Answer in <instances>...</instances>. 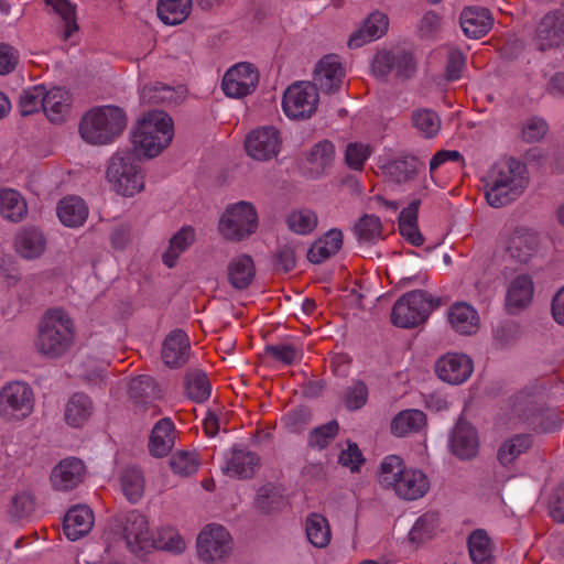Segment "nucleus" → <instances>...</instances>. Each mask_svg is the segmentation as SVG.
<instances>
[{
    "label": "nucleus",
    "instance_id": "1",
    "mask_svg": "<svg viewBox=\"0 0 564 564\" xmlns=\"http://www.w3.org/2000/svg\"><path fill=\"white\" fill-rule=\"evenodd\" d=\"M174 138V121L162 110H150L134 123L130 139L134 154L147 159L159 156Z\"/></svg>",
    "mask_w": 564,
    "mask_h": 564
},
{
    "label": "nucleus",
    "instance_id": "2",
    "mask_svg": "<svg viewBox=\"0 0 564 564\" xmlns=\"http://www.w3.org/2000/svg\"><path fill=\"white\" fill-rule=\"evenodd\" d=\"M378 481L391 489L400 499L414 501L424 497L431 487L430 479L419 468L406 467L403 459L389 455L380 464Z\"/></svg>",
    "mask_w": 564,
    "mask_h": 564
},
{
    "label": "nucleus",
    "instance_id": "3",
    "mask_svg": "<svg viewBox=\"0 0 564 564\" xmlns=\"http://www.w3.org/2000/svg\"><path fill=\"white\" fill-rule=\"evenodd\" d=\"M75 340V324L63 308H50L41 317L34 347L47 358H58L66 354Z\"/></svg>",
    "mask_w": 564,
    "mask_h": 564
},
{
    "label": "nucleus",
    "instance_id": "4",
    "mask_svg": "<svg viewBox=\"0 0 564 564\" xmlns=\"http://www.w3.org/2000/svg\"><path fill=\"white\" fill-rule=\"evenodd\" d=\"M528 185L525 166L517 160L495 164L486 180L485 196L495 208L502 207L517 199Z\"/></svg>",
    "mask_w": 564,
    "mask_h": 564
},
{
    "label": "nucleus",
    "instance_id": "5",
    "mask_svg": "<svg viewBox=\"0 0 564 564\" xmlns=\"http://www.w3.org/2000/svg\"><path fill=\"white\" fill-rule=\"evenodd\" d=\"M127 123L124 111L112 105L89 109L79 123L80 137L90 144L104 145L113 142Z\"/></svg>",
    "mask_w": 564,
    "mask_h": 564
},
{
    "label": "nucleus",
    "instance_id": "6",
    "mask_svg": "<svg viewBox=\"0 0 564 564\" xmlns=\"http://www.w3.org/2000/svg\"><path fill=\"white\" fill-rule=\"evenodd\" d=\"M106 178L111 189L124 197H132L145 187L144 171L135 159V154L129 151L117 152L111 156L106 170Z\"/></svg>",
    "mask_w": 564,
    "mask_h": 564
},
{
    "label": "nucleus",
    "instance_id": "7",
    "mask_svg": "<svg viewBox=\"0 0 564 564\" xmlns=\"http://www.w3.org/2000/svg\"><path fill=\"white\" fill-rule=\"evenodd\" d=\"M219 235L231 242H240L258 228V213L253 204L240 200L228 205L218 220Z\"/></svg>",
    "mask_w": 564,
    "mask_h": 564
},
{
    "label": "nucleus",
    "instance_id": "8",
    "mask_svg": "<svg viewBox=\"0 0 564 564\" xmlns=\"http://www.w3.org/2000/svg\"><path fill=\"white\" fill-rule=\"evenodd\" d=\"M33 389L24 381L7 382L0 389V419L6 423H19L34 411Z\"/></svg>",
    "mask_w": 564,
    "mask_h": 564
},
{
    "label": "nucleus",
    "instance_id": "9",
    "mask_svg": "<svg viewBox=\"0 0 564 564\" xmlns=\"http://www.w3.org/2000/svg\"><path fill=\"white\" fill-rule=\"evenodd\" d=\"M437 301L423 291H412L402 295L393 305L392 323L401 328L415 327L423 323Z\"/></svg>",
    "mask_w": 564,
    "mask_h": 564
},
{
    "label": "nucleus",
    "instance_id": "10",
    "mask_svg": "<svg viewBox=\"0 0 564 564\" xmlns=\"http://www.w3.org/2000/svg\"><path fill=\"white\" fill-rule=\"evenodd\" d=\"M319 93L310 82H297L286 88L282 98L284 115L291 120L310 119L318 109Z\"/></svg>",
    "mask_w": 564,
    "mask_h": 564
},
{
    "label": "nucleus",
    "instance_id": "11",
    "mask_svg": "<svg viewBox=\"0 0 564 564\" xmlns=\"http://www.w3.org/2000/svg\"><path fill=\"white\" fill-rule=\"evenodd\" d=\"M198 558L207 564H223L231 555L232 538L220 524H207L197 535Z\"/></svg>",
    "mask_w": 564,
    "mask_h": 564
},
{
    "label": "nucleus",
    "instance_id": "12",
    "mask_svg": "<svg viewBox=\"0 0 564 564\" xmlns=\"http://www.w3.org/2000/svg\"><path fill=\"white\" fill-rule=\"evenodd\" d=\"M122 539L130 552L141 556L153 549L154 536L145 516L138 511L124 514L119 521Z\"/></svg>",
    "mask_w": 564,
    "mask_h": 564
},
{
    "label": "nucleus",
    "instance_id": "13",
    "mask_svg": "<svg viewBox=\"0 0 564 564\" xmlns=\"http://www.w3.org/2000/svg\"><path fill=\"white\" fill-rule=\"evenodd\" d=\"M282 145L280 131L273 126L251 130L245 139V150L254 161L267 162L276 158Z\"/></svg>",
    "mask_w": 564,
    "mask_h": 564
},
{
    "label": "nucleus",
    "instance_id": "14",
    "mask_svg": "<svg viewBox=\"0 0 564 564\" xmlns=\"http://www.w3.org/2000/svg\"><path fill=\"white\" fill-rule=\"evenodd\" d=\"M259 83V72L250 63H237L224 75L221 88L230 98H242L251 94Z\"/></svg>",
    "mask_w": 564,
    "mask_h": 564
},
{
    "label": "nucleus",
    "instance_id": "15",
    "mask_svg": "<svg viewBox=\"0 0 564 564\" xmlns=\"http://www.w3.org/2000/svg\"><path fill=\"white\" fill-rule=\"evenodd\" d=\"M474 372V362L465 354L448 352L435 364V373L442 381L449 384H462Z\"/></svg>",
    "mask_w": 564,
    "mask_h": 564
},
{
    "label": "nucleus",
    "instance_id": "16",
    "mask_svg": "<svg viewBox=\"0 0 564 564\" xmlns=\"http://www.w3.org/2000/svg\"><path fill=\"white\" fill-rule=\"evenodd\" d=\"M12 247L20 258L35 260L45 253L47 238L40 227L33 225L23 226L14 232Z\"/></svg>",
    "mask_w": 564,
    "mask_h": 564
},
{
    "label": "nucleus",
    "instance_id": "17",
    "mask_svg": "<svg viewBox=\"0 0 564 564\" xmlns=\"http://www.w3.org/2000/svg\"><path fill=\"white\" fill-rule=\"evenodd\" d=\"M539 243L535 231L525 227H517L506 234L501 239L502 248L511 258L519 262H527L533 256Z\"/></svg>",
    "mask_w": 564,
    "mask_h": 564
},
{
    "label": "nucleus",
    "instance_id": "18",
    "mask_svg": "<svg viewBox=\"0 0 564 564\" xmlns=\"http://www.w3.org/2000/svg\"><path fill=\"white\" fill-rule=\"evenodd\" d=\"M479 446L480 442L475 426L465 420H459L449 435L451 453L460 459H470L478 454Z\"/></svg>",
    "mask_w": 564,
    "mask_h": 564
},
{
    "label": "nucleus",
    "instance_id": "19",
    "mask_svg": "<svg viewBox=\"0 0 564 564\" xmlns=\"http://www.w3.org/2000/svg\"><path fill=\"white\" fill-rule=\"evenodd\" d=\"M564 41V11L546 13L538 23L534 42L539 50L546 51Z\"/></svg>",
    "mask_w": 564,
    "mask_h": 564
},
{
    "label": "nucleus",
    "instance_id": "20",
    "mask_svg": "<svg viewBox=\"0 0 564 564\" xmlns=\"http://www.w3.org/2000/svg\"><path fill=\"white\" fill-rule=\"evenodd\" d=\"M345 69L337 55H326L316 65L314 80L325 93L338 90L344 82Z\"/></svg>",
    "mask_w": 564,
    "mask_h": 564
},
{
    "label": "nucleus",
    "instance_id": "21",
    "mask_svg": "<svg viewBox=\"0 0 564 564\" xmlns=\"http://www.w3.org/2000/svg\"><path fill=\"white\" fill-rule=\"evenodd\" d=\"M85 465L78 458H65L52 470V486L61 491H68L75 488L85 476Z\"/></svg>",
    "mask_w": 564,
    "mask_h": 564
},
{
    "label": "nucleus",
    "instance_id": "22",
    "mask_svg": "<svg viewBox=\"0 0 564 564\" xmlns=\"http://www.w3.org/2000/svg\"><path fill=\"white\" fill-rule=\"evenodd\" d=\"M534 284L530 275L519 274L513 278L507 289L506 307L509 313L518 314L532 302Z\"/></svg>",
    "mask_w": 564,
    "mask_h": 564
},
{
    "label": "nucleus",
    "instance_id": "23",
    "mask_svg": "<svg viewBox=\"0 0 564 564\" xmlns=\"http://www.w3.org/2000/svg\"><path fill=\"white\" fill-rule=\"evenodd\" d=\"M530 446L531 440L528 435H514L502 442L498 449L497 457L499 464L508 471L505 479H510L516 476L514 464Z\"/></svg>",
    "mask_w": 564,
    "mask_h": 564
},
{
    "label": "nucleus",
    "instance_id": "24",
    "mask_svg": "<svg viewBox=\"0 0 564 564\" xmlns=\"http://www.w3.org/2000/svg\"><path fill=\"white\" fill-rule=\"evenodd\" d=\"M94 514L89 507L78 505L70 508L64 517V532L66 536L76 541L86 535L93 528Z\"/></svg>",
    "mask_w": 564,
    "mask_h": 564
},
{
    "label": "nucleus",
    "instance_id": "25",
    "mask_svg": "<svg viewBox=\"0 0 564 564\" xmlns=\"http://www.w3.org/2000/svg\"><path fill=\"white\" fill-rule=\"evenodd\" d=\"M453 329L462 335H473L479 328L478 312L466 302L454 303L447 313Z\"/></svg>",
    "mask_w": 564,
    "mask_h": 564
},
{
    "label": "nucleus",
    "instance_id": "26",
    "mask_svg": "<svg viewBox=\"0 0 564 564\" xmlns=\"http://www.w3.org/2000/svg\"><path fill=\"white\" fill-rule=\"evenodd\" d=\"M72 95L61 87L44 89L43 110L52 122L64 121L70 112Z\"/></svg>",
    "mask_w": 564,
    "mask_h": 564
},
{
    "label": "nucleus",
    "instance_id": "27",
    "mask_svg": "<svg viewBox=\"0 0 564 564\" xmlns=\"http://www.w3.org/2000/svg\"><path fill=\"white\" fill-rule=\"evenodd\" d=\"M189 340L181 329L172 330L165 338L162 347V359L169 367L182 366L188 355Z\"/></svg>",
    "mask_w": 564,
    "mask_h": 564
},
{
    "label": "nucleus",
    "instance_id": "28",
    "mask_svg": "<svg viewBox=\"0 0 564 564\" xmlns=\"http://www.w3.org/2000/svg\"><path fill=\"white\" fill-rule=\"evenodd\" d=\"M494 24L487 9L467 8L460 14V25L466 36L479 39L484 36Z\"/></svg>",
    "mask_w": 564,
    "mask_h": 564
},
{
    "label": "nucleus",
    "instance_id": "29",
    "mask_svg": "<svg viewBox=\"0 0 564 564\" xmlns=\"http://www.w3.org/2000/svg\"><path fill=\"white\" fill-rule=\"evenodd\" d=\"M175 442V426L171 419L164 417L155 423L152 429L149 451L155 457H163L174 446Z\"/></svg>",
    "mask_w": 564,
    "mask_h": 564
},
{
    "label": "nucleus",
    "instance_id": "30",
    "mask_svg": "<svg viewBox=\"0 0 564 564\" xmlns=\"http://www.w3.org/2000/svg\"><path fill=\"white\" fill-rule=\"evenodd\" d=\"M256 268L248 254H239L230 259L227 265V276L230 285L237 290L246 289L253 280Z\"/></svg>",
    "mask_w": 564,
    "mask_h": 564
},
{
    "label": "nucleus",
    "instance_id": "31",
    "mask_svg": "<svg viewBox=\"0 0 564 564\" xmlns=\"http://www.w3.org/2000/svg\"><path fill=\"white\" fill-rule=\"evenodd\" d=\"M56 212L61 223L70 228L80 227L88 217L87 205L77 196H68L61 199Z\"/></svg>",
    "mask_w": 564,
    "mask_h": 564
},
{
    "label": "nucleus",
    "instance_id": "32",
    "mask_svg": "<svg viewBox=\"0 0 564 564\" xmlns=\"http://www.w3.org/2000/svg\"><path fill=\"white\" fill-rule=\"evenodd\" d=\"M437 527L438 517L435 512L423 513L411 527L406 542L412 549H417L435 536Z\"/></svg>",
    "mask_w": 564,
    "mask_h": 564
},
{
    "label": "nucleus",
    "instance_id": "33",
    "mask_svg": "<svg viewBox=\"0 0 564 564\" xmlns=\"http://www.w3.org/2000/svg\"><path fill=\"white\" fill-rule=\"evenodd\" d=\"M0 215L11 223H20L28 215L25 198L11 188L0 191Z\"/></svg>",
    "mask_w": 564,
    "mask_h": 564
},
{
    "label": "nucleus",
    "instance_id": "34",
    "mask_svg": "<svg viewBox=\"0 0 564 564\" xmlns=\"http://www.w3.org/2000/svg\"><path fill=\"white\" fill-rule=\"evenodd\" d=\"M258 458L251 452L234 449L223 466L224 473L229 477L248 478L254 473Z\"/></svg>",
    "mask_w": 564,
    "mask_h": 564
},
{
    "label": "nucleus",
    "instance_id": "35",
    "mask_svg": "<svg viewBox=\"0 0 564 564\" xmlns=\"http://www.w3.org/2000/svg\"><path fill=\"white\" fill-rule=\"evenodd\" d=\"M341 231L330 229L311 246L307 258L313 263H321L334 256L341 248Z\"/></svg>",
    "mask_w": 564,
    "mask_h": 564
},
{
    "label": "nucleus",
    "instance_id": "36",
    "mask_svg": "<svg viewBox=\"0 0 564 564\" xmlns=\"http://www.w3.org/2000/svg\"><path fill=\"white\" fill-rule=\"evenodd\" d=\"M420 200L415 199L404 207L399 216V230L401 236L413 246H421L424 242L423 236L417 227Z\"/></svg>",
    "mask_w": 564,
    "mask_h": 564
},
{
    "label": "nucleus",
    "instance_id": "37",
    "mask_svg": "<svg viewBox=\"0 0 564 564\" xmlns=\"http://www.w3.org/2000/svg\"><path fill=\"white\" fill-rule=\"evenodd\" d=\"M426 424L425 414L415 409L399 412L391 421V432L394 436L403 437L420 432Z\"/></svg>",
    "mask_w": 564,
    "mask_h": 564
},
{
    "label": "nucleus",
    "instance_id": "38",
    "mask_svg": "<svg viewBox=\"0 0 564 564\" xmlns=\"http://www.w3.org/2000/svg\"><path fill=\"white\" fill-rule=\"evenodd\" d=\"M307 540L315 547H326L332 540V531L328 520L321 513H311L305 520Z\"/></svg>",
    "mask_w": 564,
    "mask_h": 564
},
{
    "label": "nucleus",
    "instance_id": "39",
    "mask_svg": "<svg viewBox=\"0 0 564 564\" xmlns=\"http://www.w3.org/2000/svg\"><path fill=\"white\" fill-rule=\"evenodd\" d=\"M195 241V231L192 227H182L170 240L169 248L162 256L163 263L173 268L180 256Z\"/></svg>",
    "mask_w": 564,
    "mask_h": 564
},
{
    "label": "nucleus",
    "instance_id": "40",
    "mask_svg": "<svg viewBox=\"0 0 564 564\" xmlns=\"http://www.w3.org/2000/svg\"><path fill=\"white\" fill-rule=\"evenodd\" d=\"M192 0H160L158 15L167 25L182 23L191 13Z\"/></svg>",
    "mask_w": 564,
    "mask_h": 564
},
{
    "label": "nucleus",
    "instance_id": "41",
    "mask_svg": "<svg viewBox=\"0 0 564 564\" xmlns=\"http://www.w3.org/2000/svg\"><path fill=\"white\" fill-rule=\"evenodd\" d=\"M181 98V91L162 83L153 82L140 89V99L144 104H173Z\"/></svg>",
    "mask_w": 564,
    "mask_h": 564
},
{
    "label": "nucleus",
    "instance_id": "42",
    "mask_svg": "<svg viewBox=\"0 0 564 564\" xmlns=\"http://www.w3.org/2000/svg\"><path fill=\"white\" fill-rule=\"evenodd\" d=\"M91 402L85 394H74L65 408V420L67 424L78 427L85 424L91 414Z\"/></svg>",
    "mask_w": 564,
    "mask_h": 564
},
{
    "label": "nucleus",
    "instance_id": "43",
    "mask_svg": "<svg viewBox=\"0 0 564 564\" xmlns=\"http://www.w3.org/2000/svg\"><path fill=\"white\" fill-rule=\"evenodd\" d=\"M468 550L475 564H489L492 556V544L485 530L477 529L470 533Z\"/></svg>",
    "mask_w": 564,
    "mask_h": 564
},
{
    "label": "nucleus",
    "instance_id": "44",
    "mask_svg": "<svg viewBox=\"0 0 564 564\" xmlns=\"http://www.w3.org/2000/svg\"><path fill=\"white\" fill-rule=\"evenodd\" d=\"M335 156L334 145L329 141L316 143L307 155L308 169L313 174H321L328 169Z\"/></svg>",
    "mask_w": 564,
    "mask_h": 564
},
{
    "label": "nucleus",
    "instance_id": "45",
    "mask_svg": "<svg viewBox=\"0 0 564 564\" xmlns=\"http://www.w3.org/2000/svg\"><path fill=\"white\" fill-rule=\"evenodd\" d=\"M355 234L362 243L373 245L382 239V225L373 215L362 216L355 225Z\"/></svg>",
    "mask_w": 564,
    "mask_h": 564
},
{
    "label": "nucleus",
    "instance_id": "46",
    "mask_svg": "<svg viewBox=\"0 0 564 564\" xmlns=\"http://www.w3.org/2000/svg\"><path fill=\"white\" fill-rule=\"evenodd\" d=\"M286 224L291 231L297 235H307L317 226V216L307 208L295 209L288 215Z\"/></svg>",
    "mask_w": 564,
    "mask_h": 564
},
{
    "label": "nucleus",
    "instance_id": "47",
    "mask_svg": "<svg viewBox=\"0 0 564 564\" xmlns=\"http://www.w3.org/2000/svg\"><path fill=\"white\" fill-rule=\"evenodd\" d=\"M153 549L180 554L185 551L186 542L174 528H161L154 536Z\"/></svg>",
    "mask_w": 564,
    "mask_h": 564
},
{
    "label": "nucleus",
    "instance_id": "48",
    "mask_svg": "<svg viewBox=\"0 0 564 564\" xmlns=\"http://www.w3.org/2000/svg\"><path fill=\"white\" fill-rule=\"evenodd\" d=\"M121 489L130 502H137L144 492V479L138 468H128L121 475Z\"/></svg>",
    "mask_w": 564,
    "mask_h": 564
},
{
    "label": "nucleus",
    "instance_id": "49",
    "mask_svg": "<svg viewBox=\"0 0 564 564\" xmlns=\"http://www.w3.org/2000/svg\"><path fill=\"white\" fill-rule=\"evenodd\" d=\"M129 391L135 403L148 404L158 397V388L150 376H140L129 382Z\"/></svg>",
    "mask_w": 564,
    "mask_h": 564
},
{
    "label": "nucleus",
    "instance_id": "50",
    "mask_svg": "<svg viewBox=\"0 0 564 564\" xmlns=\"http://www.w3.org/2000/svg\"><path fill=\"white\" fill-rule=\"evenodd\" d=\"M412 123L426 138L434 137L441 128V120L437 113L425 108L413 111Z\"/></svg>",
    "mask_w": 564,
    "mask_h": 564
},
{
    "label": "nucleus",
    "instance_id": "51",
    "mask_svg": "<svg viewBox=\"0 0 564 564\" xmlns=\"http://www.w3.org/2000/svg\"><path fill=\"white\" fill-rule=\"evenodd\" d=\"M185 389L187 395L196 402H203L210 395L209 380L200 371H193L187 375Z\"/></svg>",
    "mask_w": 564,
    "mask_h": 564
},
{
    "label": "nucleus",
    "instance_id": "52",
    "mask_svg": "<svg viewBox=\"0 0 564 564\" xmlns=\"http://www.w3.org/2000/svg\"><path fill=\"white\" fill-rule=\"evenodd\" d=\"M33 498L28 491L14 494L7 507V514L11 521H20L30 516L33 510Z\"/></svg>",
    "mask_w": 564,
    "mask_h": 564
},
{
    "label": "nucleus",
    "instance_id": "53",
    "mask_svg": "<svg viewBox=\"0 0 564 564\" xmlns=\"http://www.w3.org/2000/svg\"><path fill=\"white\" fill-rule=\"evenodd\" d=\"M172 470L180 476H189L197 471L199 458L195 452H176L170 459Z\"/></svg>",
    "mask_w": 564,
    "mask_h": 564
},
{
    "label": "nucleus",
    "instance_id": "54",
    "mask_svg": "<svg viewBox=\"0 0 564 564\" xmlns=\"http://www.w3.org/2000/svg\"><path fill=\"white\" fill-rule=\"evenodd\" d=\"M549 132L547 122L541 117H531L521 126V138L528 143L542 141Z\"/></svg>",
    "mask_w": 564,
    "mask_h": 564
},
{
    "label": "nucleus",
    "instance_id": "55",
    "mask_svg": "<svg viewBox=\"0 0 564 564\" xmlns=\"http://www.w3.org/2000/svg\"><path fill=\"white\" fill-rule=\"evenodd\" d=\"M44 89L43 86L36 85L23 90L19 102L21 115H31L43 108Z\"/></svg>",
    "mask_w": 564,
    "mask_h": 564
},
{
    "label": "nucleus",
    "instance_id": "56",
    "mask_svg": "<svg viewBox=\"0 0 564 564\" xmlns=\"http://www.w3.org/2000/svg\"><path fill=\"white\" fill-rule=\"evenodd\" d=\"M54 12H56L65 23V36L69 37L77 31V23L75 18V7L68 0H45Z\"/></svg>",
    "mask_w": 564,
    "mask_h": 564
},
{
    "label": "nucleus",
    "instance_id": "57",
    "mask_svg": "<svg viewBox=\"0 0 564 564\" xmlns=\"http://www.w3.org/2000/svg\"><path fill=\"white\" fill-rule=\"evenodd\" d=\"M536 433H552L562 426V421L554 410H546L534 414L530 422Z\"/></svg>",
    "mask_w": 564,
    "mask_h": 564
},
{
    "label": "nucleus",
    "instance_id": "58",
    "mask_svg": "<svg viewBox=\"0 0 564 564\" xmlns=\"http://www.w3.org/2000/svg\"><path fill=\"white\" fill-rule=\"evenodd\" d=\"M371 152L370 147L366 143L350 142L345 152L346 164L351 170L360 171Z\"/></svg>",
    "mask_w": 564,
    "mask_h": 564
},
{
    "label": "nucleus",
    "instance_id": "59",
    "mask_svg": "<svg viewBox=\"0 0 564 564\" xmlns=\"http://www.w3.org/2000/svg\"><path fill=\"white\" fill-rule=\"evenodd\" d=\"M362 28L367 31L373 41L382 37L389 28V19L386 13L375 11L361 23Z\"/></svg>",
    "mask_w": 564,
    "mask_h": 564
},
{
    "label": "nucleus",
    "instance_id": "60",
    "mask_svg": "<svg viewBox=\"0 0 564 564\" xmlns=\"http://www.w3.org/2000/svg\"><path fill=\"white\" fill-rule=\"evenodd\" d=\"M368 399L367 386L361 381H354L345 391L344 402L349 410H358Z\"/></svg>",
    "mask_w": 564,
    "mask_h": 564
},
{
    "label": "nucleus",
    "instance_id": "61",
    "mask_svg": "<svg viewBox=\"0 0 564 564\" xmlns=\"http://www.w3.org/2000/svg\"><path fill=\"white\" fill-rule=\"evenodd\" d=\"M338 432V424L332 421L310 434L308 443L312 447L324 448Z\"/></svg>",
    "mask_w": 564,
    "mask_h": 564
},
{
    "label": "nucleus",
    "instance_id": "62",
    "mask_svg": "<svg viewBox=\"0 0 564 564\" xmlns=\"http://www.w3.org/2000/svg\"><path fill=\"white\" fill-rule=\"evenodd\" d=\"M395 54L390 51H379L371 63V70L376 77H386L394 69Z\"/></svg>",
    "mask_w": 564,
    "mask_h": 564
},
{
    "label": "nucleus",
    "instance_id": "63",
    "mask_svg": "<svg viewBox=\"0 0 564 564\" xmlns=\"http://www.w3.org/2000/svg\"><path fill=\"white\" fill-rule=\"evenodd\" d=\"M339 463L350 471L359 469V466L364 463V456L357 444L347 442L346 447L343 448L339 455Z\"/></svg>",
    "mask_w": 564,
    "mask_h": 564
},
{
    "label": "nucleus",
    "instance_id": "64",
    "mask_svg": "<svg viewBox=\"0 0 564 564\" xmlns=\"http://www.w3.org/2000/svg\"><path fill=\"white\" fill-rule=\"evenodd\" d=\"M282 503V497L274 487H262L258 492V505L264 511H271Z\"/></svg>",
    "mask_w": 564,
    "mask_h": 564
}]
</instances>
